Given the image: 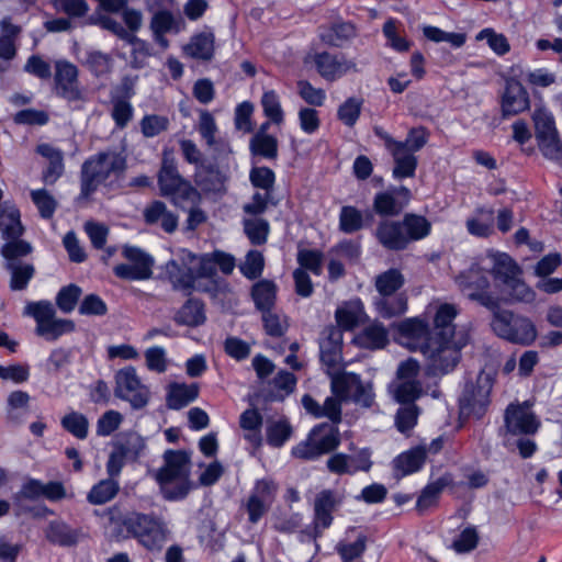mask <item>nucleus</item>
<instances>
[{"label": "nucleus", "mask_w": 562, "mask_h": 562, "mask_svg": "<svg viewBox=\"0 0 562 562\" xmlns=\"http://www.w3.org/2000/svg\"><path fill=\"white\" fill-rule=\"evenodd\" d=\"M488 310L492 312L491 329L498 338L520 346L535 342L538 331L529 317L502 308L498 301Z\"/></svg>", "instance_id": "nucleus-5"}, {"label": "nucleus", "mask_w": 562, "mask_h": 562, "mask_svg": "<svg viewBox=\"0 0 562 562\" xmlns=\"http://www.w3.org/2000/svg\"><path fill=\"white\" fill-rule=\"evenodd\" d=\"M214 34L202 32L191 37L190 42L183 47L186 55L204 61H209L214 56Z\"/></svg>", "instance_id": "nucleus-32"}, {"label": "nucleus", "mask_w": 562, "mask_h": 562, "mask_svg": "<svg viewBox=\"0 0 562 562\" xmlns=\"http://www.w3.org/2000/svg\"><path fill=\"white\" fill-rule=\"evenodd\" d=\"M114 447H116L128 460H136L145 448V441L136 432L120 435Z\"/></svg>", "instance_id": "nucleus-46"}, {"label": "nucleus", "mask_w": 562, "mask_h": 562, "mask_svg": "<svg viewBox=\"0 0 562 562\" xmlns=\"http://www.w3.org/2000/svg\"><path fill=\"white\" fill-rule=\"evenodd\" d=\"M265 268V258L258 250H249L245 257V260L239 266V270L244 277L249 280L259 278Z\"/></svg>", "instance_id": "nucleus-58"}, {"label": "nucleus", "mask_w": 562, "mask_h": 562, "mask_svg": "<svg viewBox=\"0 0 562 562\" xmlns=\"http://www.w3.org/2000/svg\"><path fill=\"white\" fill-rule=\"evenodd\" d=\"M520 273V268L510 256L504 252L494 256L493 274L495 279L507 284Z\"/></svg>", "instance_id": "nucleus-44"}, {"label": "nucleus", "mask_w": 562, "mask_h": 562, "mask_svg": "<svg viewBox=\"0 0 562 562\" xmlns=\"http://www.w3.org/2000/svg\"><path fill=\"white\" fill-rule=\"evenodd\" d=\"M362 310L357 304H349L336 311L335 317L338 324L337 328L350 330L358 325L361 319Z\"/></svg>", "instance_id": "nucleus-63"}, {"label": "nucleus", "mask_w": 562, "mask_h": 562, "mask_svg": "<svg viewBox=\"0 0 562 562\" xmlns=\"http://www.w3.org/2000/svg\"><path fill=\"white\" fill-rule=\"evenodd\" d=\"M341 347V329L334 326L327 327L319 341L321 361L328 368L337 367L342 359Z\"/></svg>", "instance_id": "nucleus-23"}, {"label": "nucleus", "mask_w": 562, "mask_h": 562, "mask_svg": "<svg viewBox=\"0 0 562 562\" xmlns=\"http://www.w3.org/2000/svg\"><path fill=\"white\" fill-rule=\"evenodd\" d=\"M178 325L196 327L205 322L204 305L200 300L189 299L176 313Z\"/></svg>", "instance_id": "nucleus-36"}, {"label": "nucleus", "mask_w": 562, "mask_h": 562, "mask_svg": "<svg viewBox=\"0 0 562 562\" xmlns=\"http://www.w3.org/2000/svg\"><path fill=\"white\" fill-rule=\"evenodd\" d=\"M127 169L124 150L106 149L89 157L81 166L79 200L88 199L100 186H112Z\"/></svg>", "instance_id": "nucleus-2"}, {"label": "nucleus", "mask_w": 562, "mask_h": 562, "mask_svg": "<svg viewBox=\"0 0 562 562\" xmlns=\"http://www.w3.org/2000/svg\"><path fill=\"white\" fill-rule=\"evenodd\" d=\"M404 276L397 269H389L375 279V288L382 296L393 295L404 284Z\"/></svg>", "instance_id": "nucleus-45"}, {"label": "nucleus", "mask_w": 562, "mask_h": 562, "mask_svg": "<svg viewBox=\"0 0 562 562\" xmlns=\"http://www.w3.org/2000/svg\"><path fill=\"white\" fill-rule=\"evenodd\" d=\"M375 308L380 316L392 318L406 312L407 301L403 295L382 296L375 301Z\"/></svg>", "instance_id": "nucleus-47"}, {"label": "nucleus", "mask_w": 562, "mask_h": 562, "mask_svg": "<svg viewBox=\"0 0 562 562\" xmlns=\"http://www.w3.org/2000/svg\"><path fill=\"white\" fill-rule=\"evenodd\" d=\"M357 346L370 350L382 349L389 342V331L379 322L364 326L353 338Z\"/></svg>", "instance_id": "nucleus-27"}, {"label": "nucleus", "mask_w": 562, "mask_h": 562, "mask_svg": "<svg viewBox=\"0 0 562 562\" xmlns=\"http://www.w3.org/2000/svg\"><path fill=\"white\" fill-rule=\"evenodd\" d=\"M452 484V476L450 474H443L438 477L436 481L427 484L416 503V509L419 514L427 513L430 508L436 507L438 505V501L442 491Z\"/></svg>", "instance_id": "nucleus-29"}, {"label": "nucleus", "mask_w": 562, "mask_h": 562, "mask_svg": "<svg viewBox=\"0 0 562 562\" xmlns=\"http://www.w3.org/2000/svg\"><path fill=\"white\" fill-rule=\"evenodd\" d=\"M419 363L409 358L398 364L397 381L391 385L393 397L400 404H415L423 395V384L418 380Z\"/></svg>", "instance_id": "nucleus-11"}, {"label": "nucleus", "mask_w": 562, "mask_h": 562, "mask_svg": "<svg viewBox=\"0 0 562 562\" xmlns=\"http://www.w3.org/2000/svg\"><path fill=\"white\" fill-rule=\"evenodd\" d=\"M105 515L114 526L116 538H134L149 551H160L168 538L165 521L155 514L127 512L123 514L117 506L106 509Z\"/></svg>", "instance_id": "nucleus-1"}, {"label": "nucleus", "mask_w": 562, "mask_h": 562, "mask_svg": "<svg viewBox=\"0 0 562 562\" xmlns=\"http://www.w3.org/2000/svg\"><path fill=\"white\" fill-rule=\"evenodd\" d=\"M150 26L155 34L179 33L182 30L183 22L171 12L162 10L155 13Z\"/></svg>", "instance_id": "nucleus-49"}, {"label": "nucleus", "mask_w": 562, "mask_h": 562, "mask_svg": "<svg viewBox=\"0 0 562 562\" xmlns=\"http://www.w3.org/2000/svg\"><path fill=\"white\" fill-rule=\"evenodd\" d=\"M411 190L404 186L392 187L375 194L373 210L381 216L398 215L411 201Z\"/></svg>", "instance_id": "nucleus-18"}, {"label": "nucleus", "mask_w": 562, "mask_h": 562, "mask_svg": "<svg viewBox=\"0 0 562 562\" xmlns=\"http://www.w3.org/2000/svg\"><path fill=\"white\" fill-rule=\"evenodd\" d=\"M505 426L513 435H533L538 431L540 422L526 403L510 404L505 412Z\"/></svg>", "instance_id": "nucleus-19"}, {"label": "nucleus", "mask_w": 562, "mask_h": 562, "mask_svg": "<svg viewBox=\"0 0 562 562\" xmlns=\"http://www.w3.org/2000/svg\"><path fill=\"white\" fill-rule=\"evenodd\" d=\"M375 237L389 250H403L408 246L401 221H382L375 229Z\"/></svg>", "instance_id": "nucleus-24"}, {"label": "nucleus", "mask_w": 562, "mask_h": 562, "mask_svg": "<svg viewBox=\"0 0 562 562\" xmlns=\"http://www.w3.org/2000/svg\"><path fill=\"white\" fill-rule=\"evenodd\" d=\"M165 198H169L171 203L181 210H187L189 205H199L202 200L200 192L187 180Z\"/></svg>", "instance_id": "nucleus-41"}, {"label": "nucleus", "mask_w": 562, "mask_h": 562, "mask_svg": "<svg viewBox=\"0 0 562 562\" xmlns=\"http://www.w3.org/2000/svg\"><path fill=\"white\" fill-rule=\"evenodd\" d=\"M363 227L362 213L355 206H342L339 214V229L346 234H352Z\"/></svg>", "instance_id": "nucleus-52"}, {"label": "nucleus", "mask_w": 562, "mask_h": 562, "mask_svg": "<svg viewBox=\"0 0 562 562\" xmlns=\"http://www.w3.org/2000/svg\"><path fill=\"white\" fill-rule=\"evenodd\" d=\"M199 396L196 383H170L167 390V406L171 409H181Z\"/></svg>", "instance_id": "nucleus-31"}, {"label": "nucleus", "mask_w": 562, "mask_h": 562, "mask_svg": "<svg viewBox=\"0 0 562 562\" xmlns=\"http://www.w3.org/2000/svg\"><path fill=\"white\" fill-rule=\"evenodd\" d=\"M122 256L128 263H120L113 268L114 274L123 280H147L153 274L154 258L135 246H125Z\"/></svg>", "instance_id": "nucleus-14"}, {"label": "nucleus", "mask_w": 562, "mask_h": 562, "mask_svg": "<svg viewBox=\"0 0 562 562\" xmlns=\"http://www.w3.org/2000/svg\"><path fill=\"white\" fill-rule=\"evenodd\" d=\"M456 282L462 293L471 301H475L486 308L495 307V303L498 299L488 292L490 280L487 272L479 266H472L461 272L456 278Z\"/></svg>", "instance_id": "nucleus-12"}, {"label": "nucleus", "mask_w": 562, "mask_h": 562, "mask_svg": "<svg viewBox=\"0 0 562 562\" xmlns=\"http://www.w3.org/2000/svg\"><path fill=\"white\" fill-rule=\"evenodd\" d=\"M397 331L402 344L414 351L424 353V346L429 345L434 334L429 331L427 323L419 318H407L397 324Z\"/></svg>", "instance_id": "nucleus-20"}, {"label": "nucleus", "mask_w": 562, "mask_h": 562, "mask_svg": "<svg viewBox=\"0 0 562 562\" xmlns=\"http://www.w3.org/2000/svg\"><path fill=\"white\" fill-rule=\"evenodd\" d=\"M249 149L252 156L273 160L278 157V139L272 135L256 133L249 142Z\"/></svg>", "instance_id": "nucleus-42"}, {"label": "nucleus", "mask_w": 562, "mask_h": 562, "mask_svg": "<svg viewBox=\"0 0 562 562\" xmlns=\"http://www.w3.org/2000/svg\"><path fill=\"white\" fill-rule=\"evenodd\" d=\"M32 202L38 210L41 217L49 220L53 217L56 209L57 201L55 198L45 189L32 190L31 191Z\"/></svg>", "instance_id": "nucleus-55"}, {"label": "nucleus", "mask_w": 562, "mask_h": 562, "mask_svg": "<svg viewBox=\"0 0 562 562\" xmlns=\"http://www.w3.org/2000/svg\"><path fill=\"white\" fill-rule=\"evenodd\" d=\"M249 180L255 188L274 193L276 175L272 169L268 167H254L249 172Z\"/></svg>", "instance_id": "nucleus-62"}, {"label": "nucleus", "mask_w": 562, "mask_h": 562, "mask_svg": "<svg viewBox=\"0 0 562 562\" xmlns=\"http://www.w3.org/2000/svg\"><path fill=\"white\" fill-rule=\"evenodd\" d=\"M82 290L77 284L63 286L56 295V305L65 314L71 313L78 304Z\"/></svg>", "instance_id": "nucleus-51"}, {"label": "nucleus", "mask_w": 562, "mask_h": 562, "mask_svg": "<svg viewBox=\"0 0 562 562\" xmlns=\"http://www.w3.org/2000/svg\"><path fill=\"white\" fill-rule=\"evenodd\" d=\"M263 113L274 124L283 122V110L281 108L279 95L274 90L266 91L261 98Z\"/></svg>", "instance_id": "nucleus-59"}, {"label": "nucleus", "mask_w": 562, "mask_h": 562, "mask_svg": "<svg viewBox=\"0 0 562 562\" xmlns=\"http://www.w3.org/2000/svg\"><path fill=\"white\" fill-rule=\"evenodd\" d=\"M23 315L34 318L35 334L47 341H55L63 335L72 333L76 327L71 319L57 318L53 303L46 300L29 302L24 306Z\"/></svg>", "instance_id": "nucleus-6"}, {"label": "nucleus", "mask_w": 562, "mask_h": 562, "mask_svg": "<svg viewBox=\"0 0 562 562\" xmlns=\"http://www.w3.org/2000/svg\"><path fill=\"white\" fill-rule=\"evenodd\" d=\"M458 315V310L453 304H441L435 314L434 318V337L445 339H457L454 333L453 321Z\"/></svg>", "instance_id": "nucleus-30"}, {"label": "nucleus", "mask_w": 562, "mask_h": 562, "mask_svg": "<svg viewBox=\"0 0 562 562\" xmlns=\"http://www.w3.org/2000/svg\"><path fill=\"white\" fill-rule=\"evenodd\" d=\"M119 482L113 479L101 480L94 484L87 495V501L93 505H103L112 501L119 493Z\"/></svg>", "instance_id": "nucleus-43"}, {"label": "nucleus", "mask_w": 562, "mask_h": 562, "mask_svg": "<svg viewBox=\"0 0 562 562\" xmlns=\"http://www.w3.org/2000/svg\"><path fill=\"white\" fill-rule=\"evenodd\" d=\"M164 274L175 291H181L190 295L193 291L209 293L215 296L221 286V282H202L204 276H200L199 255L187 249L180 250L176 259L166 262Z\"/></svg>", "instance_id": "nucleus-3"}, {"label": "nucleus", "mask_w": 562, "mask_h": 562, "mask_svg": "<svg viewBox=\"0 0 562 562\" xmlns=\"http://www.w3.org/2000/svg\"><path fill=\"white\" fill-rule=\"evenodd\" d=\"M200 259V276H204L206 282H221L223 285L220 289L224 291L227 283L217 277V267L224 274H231L235 268V258L224 251L215 250L209 254L199 255Z\"/></svg>", "instance_id": "nucleus-17"}, {"label": "nucleus", "mask_w": 562, "mask_h": 562, "mask_svg": "<svg viewBox=\"0 0 562 562\" xmlns=\"http://www.w3.org/2000/svg\"><path fill=\"white\" fill-rule=\"evenodd\" d=\"M114 394L127 401L134 409L145 407L150 397L149 389L142 383L135 368L131 366L116 372Z\"/></svg>", "instance_id": "nucleus-13"}, {"label": "nucleus", "mask_w": 562, "mask_h": 562, "mask_svg": "<svg viewBox=\"0 0 562 562\" xmlns=\"http://www.w3.org/2000/svg\"><path fill=\"white\" fill-rule=\"evenodd\" d=\"M313 65L318 75L327 81H336L349 72H357V64L348 59L345 54L321 52L312 57Z\"/></svg>", "instance_id": "nucleus-15"}, {"label": "nucleus", "mask_w": 562, "mask_h": 562, "mask_svg": "<svg viewBox=\"0 0 562 562\" xmlns=\"http://www.w3.org/2000/svg\"><path fill=\"white\" fill-rule=\"evenodd\" d=\"M124 90L125 91L122 94L111 95V116L115 122L116 127L119 128L126 127L130 121L133 119L134 113L133 106L130 102V99L133 97L134 92L128 87H125Z\"/></svg>", "instance_id": "nucleus-33"}, {"label": "nucleus", "mask_w": 562, "mask_h": 562, "mask_svg": "<svg viewBox=\"0 0 562 562\" xmlns=\"http://www.w3.org/2000/svg\"><path fill=\"white\" fill-rule=\"evenodd\" d=\"M7 240L8 241L1 247V255L5 259V262H23L21 258L27 256L32 251L31 244L20 239V237Z\"/></svg>", "instance_id": "nucleus-60"}, {"label": "nucleus", "mask_w": 562, "mask_h": 562, "mask_svg": "<svg viewBox=\"0 0 562 562\" xmlns=\"http://www.w3.org/2000/svg\"><path fill=\"white\" fill-rule=\"evenodd\" d=\"M529 94L516 79H507L501 98L502 115L504 119L517 115L529 109Z\"/></svg>", "instance_id": "nucleus-21"}, {"label": "nucleus", "mask_w": 562, "mask_h": 562, "mask_svg": "<svg viewBox=\"0 0 562 562\" xmlns=\"http://www.w3.org/2000/svg\"><path fill=\"white\" fill-rule=\"evenodd\" d=\"M5 269L10 272V289L12 291H22L26 289L30 280L34 277L35 268L29 262H5Z\"/></svg>", "instance_id": "nucleus-39"}, {"label": "nucleus", "mask_w": 562, "mask_h": 562, "mask_svg": "<svg viewBox=\"0 0 562 562\" xmlns=\"http://www.w3.org/2000/svg\"><path fill=\"white\" fill-rule=\"evenodd\" d=\"M0 232L4 239H16L24 232L20 211L13 203L5 201L0 206Z\"/></svg>", "instance_id": "nucleus-28"}, {"label": "nucleus", "mask_w": 562, "mask_h": 562, "mask_svg": "<svg viewBox=\"0 0 562 562\" xmlns=\"http://www.w3.org/2000/svg\"><path fill=\"white\" fill-rule=\"evenodd\" d=\"M340 495L331 490H323L314 501L313 526L306 527L300 532L301 541H314L333 522V512L341 504Z\"/></svg>", "instance_id": "nucleus-10"}, {"label": "nucleus", "mask_w": 562, "mask_h": 562, "mask_svg": "<svg viewBox=\"0 0 562 562\" xmlns=\"http://www.w3.org/2000/svg\"><path fill=\"white\" fill-rule=\"evenodd\" d=\"M56 93L69 102L82 101L85 95L79 88L78 68L68 60L55 63Z\"/></svg>", "instance_id": "nucleus-16"}, {"label": "nucleus", "mask_w": 562, "mask_h": 562, "mask_svg": "<svg viewBox=\"0 0 562 562\" xmlns=\"http://www.w3.org/2000/svg\"><path fill=\"white\" fill-rule=\"evenodd\" d=\"M46 538L59 546H74L77 543V532L61 521H52L46 530Z\"/></svg>", "instance_id": "nucleus-48"}, {"label": "nucleus", "mask_w": 562, "mask_h": 562, "mask_svg": "<svg viewBox=\"0 0 562 562\" xmlns=\"http://www.w3.org/2000/svg\"><path fill=\"white\" fill-rule=\"evenodd\" d=\"M277 295V285L270 280H260L251 288V297L255 306L260 312L269 311L273 307Z\"/></svg>", "instance_id": "nucleus-38"}, {"label": "nucleus", "mask_w": 562, "mask_h": 562, "mask_svg": "<svg viewBox=\"0 0 562 562\" xmlns=\"http://www.w3.org/2000/svg\"><path fill=\"white\" fill-rule=\"evenodd\" d=\"M340 443L337 425L322 423L315 426L306 440L292 448L293 457L302 460H315L334 451Z\"/></svg>", "instance_id": "nucleus-7"}, {"label": "nucleus", "mask_w": 562, "mask_h": 562, "mask_svg": "<svg viewBox=\"0 0 562 562\" xmlns=\"http://www.w3.org/2000/svg\"><path fill=\"white\" fill-rule=\"evenodd\" d=\"M363 382L360 376L351 372H342L333 376L331 379V391L334 395L340 400L353 401V393L358 389H361Z\"/></svg>", "instance_id": "nucleus-37"}, {"label": "nucleus", "mask_w": 562, "mask_h": 562, "mask_svg": "<svg viewBox=\"0 0 562 562\" xmlns=\"http://www.w3.org/2000/svg\"><path fill=\"white\" fill-rule=\"evenodd\" d=\"M296 260L300 268L308 270L312 273L319 276L323 270L324 254L317 249H300L297 251Z\"/></svg>", "instance_id": "nucleus-56"}, {"label": "nucleus", "mask_w": 562, "mask_h": 562, "mask_svg": "<svg viewBox=\"0 0 562 562\" xmlns=\"http://www.w3.org/2000/svg\"><path fill=\"white\" fill-rule=\"evenodd\" d=\"M143 215L147 224H159L164 232L168 234H172L178 227V216L168 210L162 201L157 200L148 204Z\"/></svg>", "instance_id": "nucleus-25"}, {"label": "nucleus", "mask_w": 562, "mask_h": 562, "mask_svg": "<svg viewBox=\"0 0 562 562\" xmlns=\"http://www.w3.org/2000/svg\"><path fill=\"white\" fill-rule=\"evenodd\" d=\"M465 345L463 338L445 339L435 337L424 346V357L428 362V371L434 375H442L452 371L460 360V349Z\"/></svg>", "instance_id": "nucleus-8"}, {"label": "nucleus", "mask_w": 562, "mask_h": 562, "mask_svg": "<svg viewBox=\"0 0 562 562\" xmlns=\"http://www.w3.org/2000/svg\"><path fill=\"white\" fill-rule=\"evenodd\" d=\"M427 456L426 445L416 446L400 456L393 463L394 468L402 472V475L412 474L422 469Z\"/></svg>", "instance_id": "nucleus-34"}, {"label": "nucleus", "mask_w": 562, "mask_h": 562, "mask_svg": "<svg viewBox=\"0 0 562 562\" xmlns=\"http://www.w3.org/2000/svg\"><path fill=\"white\" fill-rule=\"evenodd\" d=\"M362 100L358 98H348L337 111L338 119L347 126H353L361 113Z\"/></svg>", "instance_id": "nucleus-64"}, {"label": "nucleus", "mask_w": 562, "mask_h": 562, "mask_svg": "<svg viewBox=\"0 0 562 562\" xmlns=\"http://www.w3.org/2000/svg\"><path fill=\"white\" fill-rule=\"evenodd\" d=\"M383 140L394 160L393 177L397 180L414 177L418 165L415 154L406 150L390 135L383 136Z\"/></svg>", "instance_id": "nucleus-22"}, {"label": "nucleus", "mask_w": 562, "mask_h": 562, "mask_svg": "<svg viewBox=\"0 0 562 562\" xmlns=\"http://www.w3.org/2000/svg\"><path fill=\"white\" fill-rule=\"evenodd\" d=\"M169 124L167 116L157 114H147L139 122L140 131L147 138L158 136L162 132H166L169 128Z\"/></svg>", "instance_id": "nucleus-61"}, {"label": "nucleus", "mask_w": 562, "mask_h": 562, "mask_svg": "<svg viewBox=\"0 0 562 562\" xmlns=\"http://www.w3.org/2000/svg\"><path fill=\"white\" fill-rule=\"evenodd\" d=\"M401 222L408 244L411 241L420 240L430 234L431 224L422 215L409 213L406 214Z\"/></svg>", "instance_id": "nucleus-40"}, {"label": "nucleus", "mask_w": 562, "mask_h": 562, "mask_svg": "<svg viewBox=\"0 0 562 562\" xmlns=\"http://www.w3.org/2000/svg\"><path fill=\"white\" fill-rule=\"evenodd\" d=\"M536 138L541 139L558 134L552 114L544 109H537L533 112Z\"/></svg>", "instance_id": "nucleus-57"}, {"label": "nucleus", "mask_w": 562, "mask_h": 562, "mask_svg": "<svg viewBox=\"0 0 562 562\" xmlns=\"http://www.w3.org/2000/svg\"><path fill=\"white\" fill-rule=\"evenodd\" d=\"M164 465L157 471L155 477L160 486L161 494L167 501H181L192 488L190 480V454L183 450H166Z\"/></svg>", "instance_id": "nucleus-4"}, {"label": "nucleus", "mask_w": 562, "mask_h": 562, "mask_svg": "<svg viewBox=\"0 0 562 562\" xmlns=\"http://www.w3.org/2000/svg\"><path fill=\"white\" fill-rule=\"evenodd\" d=\"M186 179L179 173L173 158L164 157L161 168L158 172V187L161 196L170 194Z\"/></svg>", "instance_id": "nucleus-35"}, {"label": "nucleus", "mask_w": 562, "mask_h": 562, "mask_svg": "<svg viewBox=\"0 0 562 562\" xmlns=\"http://www.w3.org/2000/svg\"><path fill=\"white\" fill-rule=\"evenodd\" d=\"M357 35L356 26L350 22L338 21L321 27V41L333 47H342Z\"/></svg>", "instance_id": "nucleus-26"}, {"label": "nucleus", "mask_w": 562, "mask_h": 562, "mask_svg": "<svg viewBox=\"0 0 562 562\" xmlns=\"http://www.w3.org/2000/svg\"><path fill=\"white\" fill-rule=\"evenodd\" d=\"M419 407L416 404H402L395 415V425L398 431L406 434L417 424Z\"/></svg>", "instance_id": "nucleus-54"}, {"label": "nucleus", "mask_w": 562, "mask_h": 562, "mask_svg": "<svg viewBox=\"0 0 562 562\" xmlns=\"http://www.w3.org/2000/svg\"><path fill=\"white\" fill-rule=\"evenodd\" d=\"M63 428L78 439H86L88 436L89 422L87 417L78 412L65 415L60 422Z\"/></svg>", "instance_id": "nucleus-53"}, {"label": "nucleus", "mask_w": 562, "mask_h": 562, "mask_svg": "<svg viewBox=\"0 0 562 562\" xmlns=\"http://www.w3.org/2000/svg\"><path fill=\"white\" fill-rule=\"evenodd\" d=\"M493 389V378L480 372L474 382H467L459 398L460 415L464 417L481 418L491 403L490 395Z\"/></svg>", "instance_id": "nucleus-9"}, {"label": "nucleus", "mask_w": 562, "mask_h": 562, "mask_svg": "<svg viewBox=\"0 0 562 562\" xmlns=\"http://www.w3.org/2000/svg\"><path fill=\"white\" fill-rule=\"evenodd\" d=\"M269 223L263 218L244 220V232L252 245L259 246L267 241L269 234Z\"/></svg>", "instance_id": "nucleus-50"}]
</instances>
